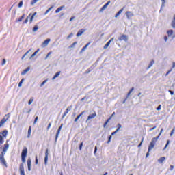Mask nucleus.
<instances>
[{"label": "nucleus", "mask_w": 175, "mask_h": 175, "mask_svg": "<svg viewBox=\"0 0 175 175\" xmlns=\"http://www.w3.org/2000/svg\"><path fill=\"white\" fill-rule=\"evenodd\" d=\"M54 8V6H51V8H49L44 13V16H46V14H47L48 13L50 12V11L51 10V9H53Z\"/></svg>", "instance_id": "obj_29"}, {"label": "nucleus", "mask_w": 175, "mask_h": 175, "mask_svg": "<svg viewBox=\"0 0 175 175\" xmlns=\"http://www.w3.org/2000/svg\"><path fill=\"white\" fill-rule=\"evenodd\" d=\"M6 64V59H3V61H2V64L1 65H5Z\"/></svg>", "instance_id": "obj_50"}, {"label": "nucleus", "mask_w": 175, "mask_h": 175, "mask_svg": "<svg viewBox=\"0 0 175 175\" xmlns=\"http://www.w3.org/2000/svg\"><path fill=\"white\" fill-rule=\"evenodd\" d=\"M82 148H83V142H81L80 144V145H79V150H80V151H81Z\"/></svg>", "instance_id": "obj_48"}, {"label": "nucleus", "mask_w": 175, "mask_h": 175, "mask_svg": "<svg viewBox=\"0 0 175 175\" xmlns=\"http://www.w3.org/2000/svg\"><path fill=\"white\" fill-rule=\"evenodd\" d=\"M144 140V138H142V142H141L140 144L138 145V147H139H139H142V144H143Z\"/></svg>", "instance_id": "obj_46"}, {"label": "nucleus", "mask_w": 175, "mask_h": 175, "mask_svg": "<svg viewBox=\"0 0 175 175\" xmlns=\"http://www.w3.org/2000/svg\"><path fill=\"white\" fill-rule=\"evenodd\" d=\"M157 129V126H154L153 128L150 129V131L151 132L152 131H154V129Z\"/></svg>", "instance_id": "obj_54"}, {"label": "nucleus", "mask_w": 175, "mask_h": 175, "mask_svg": "<svg viewBox=\"0 0 175 175\" xmlns=\"http://www.w3.org/2000/svg\"><path fill=\"white\" fill-rule=\"evenodd\" d=\"M24 17H25V14H23L21 18H18V20L16 21L19 22V23L23 21V20H24Z\"/></svg>", "instance_id": "obj_27"}, {"label": "nucleus", "mask_w": 175, "mask_h": 175, "mask_svg": "<svg viewBox=\"0 0 175 175\" xmlns=\"http://www.w3.org/2000/svg\"><path fill=\"white\" fill-rule=\"evenodd\" d=\"M39 0H33L31 2V5H35V3H36V2H38Z\"/></svg>", "instance_id": "obj_40"}, {"label": "nucleus", "mask_w": 175, "mask_h": 175, "mask_svg": "<svg viewBox=\"0 0 175 175\" xmlns=\"http://www.w3.org/2000/svg\"><path fill=\"white\" fill-rule=\"evenodd\" d=\"M96 151H98V146H95L94 148V154H96Z\"/></svg>", "instance_id": "obj_55"}, {"label": "nucleus", "mask_w": 175, "mask_h": 175, "mask_svg": "<svg viewBox=\"0 0 175 175\" xmlns=\"http://www.w3.org/2000/svg\"><path fill=\"white\" fill-rule=\"evenodd\" d=\"M171 27L172 28H175V15H174L173 19L171 22Z\"/></svg>", "instance_id": "obj_18"}, {"label": "nucleus", "mask_w": 175, "mask_h": 175, "mask_svg": "<svg viewBox=\"0 0 175 175\" xmlns=\"http://www.w3.org/2000/svg\"><path fill=\"white\" fill-rule=\"evenodd\" d=\"M65 8V6H61L59 7L56 10H55V13H59V12H61V10H62V9Z\"/></svg>", "instance_id": "obj_22"}, {"label": "nucleus", "mask_w": 175, "mask_h": 175, "mask_svg": "<svg viewBox=\"0 0 175 175\" xmlns=\"http://www.w3.org/2000/svg\"><path fill=\"white\" fill-rule=\"evenodd\" d=\"M90 44V43H88L85 46H83L81 49V52L83 51H85V50L87 49V47L88 46V45Z\"/></svg>", "instance_id": "obj_28"}, {"label": "nucleus", "mask_w": 175, "mask_h": 175, "mask_svg": "<svg viewBox=\"0 0 175 175\" xmlns=\"http://www.w3.org/2000/svg\"><path fill=\"white\" fill-rule=\"evenodd\" d=\"M121 128H122L121 124L118 123V129H116V132H118L120 131V129H121Z\"/></svg>", "instance_id": "obj_37"}, {"label": "nucleus", "mask_w": 175, "mask_h": 175, "mask_svg": "<svg viewBox=\"0 0 175 175\" xmlns=\"http://www.w3.org/2000/svg\"><path fill=\"white\" fill-rule=\"evenodd\" d=\"M161 105H159L158 107L157 108V110L158 111H159V110H161Z\"/></svg>", "instance_id": "obj_56"}, {"label": "nucleus", "mask_w": 175, "mask_h": 175, "mask_svg": "<svg viewBox=\"0 0 175 175\" xmlns=\"http://www.w3.org/2000/svg\"><path fill=\"white\" fill-rule=\"evenodd\" d=\"M49 161V148L46 150L45 157H44V163L47 165V161Z\"/></svg>", "instance_id": "obj_11"}, {"label": "nucleus", "mask_w": 175, "mask_h": 175, "mask_svg": "<svg viewBox=\"0 0 175 175\" xmlns=\"http://www.w3.org/2000/svg\"><path fill=\"white\" fill-rule=\"evenodd\" d=\"M31 68L27 67L25 70H23V72H21V75H27L28 72H29Z\"/></svg>", "instance_id": "obj_21"}, {"label": "nucleus", "mask_w": 175, "mask_h": 175, "mask_svg": "<svg viewBox=\"0 0 175 175\" xmlns=\"http://www.w3.org/2000/svg\"><path fill=\"white\" fill-rule=\"evenodd\" d=\"M38 53H39V49H38L37 51H36L30 57V59H31V58H33V57H35V55H36L38 54Z\"/></svg>", "instance_id": "obj_23"}, {"label": "nucleus", "mask_w": 175, "mask_h": 175, "mask_svg": "<svg viewBox=\"0 0 175 175\" xmlns=\"http://www.w3.org/2000/svg\"><path fill=\"white\" fill-rule=\"evenodd\" d=\"M169 92L171 95H174V92L172 91V90H169Z\"/></svg>", "instance_id": "obj_60"}, {"label": "nucleus", "mask_w": 175, "mask_h": 175, "mask_svg": "<svg viewBox=\"0 0 175 175\" xmlns=\"http://www.w3.org/2000/svg\"><path fill=\"white\" fill-rule=\"evenodd\" d=\"M118 40H120V42H122V40H124V42H126V40H128V38H126V35H122L119 38Z\"/></svg>", "instance_id": "obj_13"}, {"label": "nucleus", "mask_w": 175, "mask_h": 175, "mask_svg": "<svg viewBox=\"0 0 175 175\" xmlns=\"http://www.w3.org/2000/svg\"><path fill=\"white\" fill-rule=\"evenodd\" d=\"M62 126H64V124H62L59 129H57V131L56 133L55 139V142H57L58 140V136H59V133H61V130L62 129Z\"/></svg>", "instance_id": "obj_5"}, {"label": "nucleus", "mask_w": 175, "mask_h": 175, "mask_svg": "<svg viewBox=\"0 0 175 175\" xmlns=\"http://www.w3.org/2000/svg\"><path fill=\"white\" fill-rule=\"evenodd\" d=\"M111 1H109L107 2L106 4H105L100 9V13H102V12H103L104 10H106V9H107V6H109V5H110Z\"/></svg>", "instance_id": "obj_8"}, {"label": "nucleus", "mask_w": 175, "mask_h": 175, "mask_svg": "<svg viewBox=\"0 0 175 175\" xmlns=\"http://www.w3.org/2000/svg\"><path fill=\"white\" fill-rule=\"evenodd\" d=\"M31 132H32V126H29V129H28V135H27L28 139H29L31 137Z\"/></svg>", "instance_id": "obj_17"}, {"label": "nucleus", "mask_w": 175, "mask_h": 175, "mask_svg": "<svg viewBox=\"0 0 175 175\" xmlns=\"http://www.w3.org/2000/svg\"><path fill=\"white\" fill-rule=\"evenodd\" d=\"M18 8H23V1H20L18 5Z\"/></svg>", "instance_id": "obj_43"}, {"label": "nucleus", "mask_w": 175, "mask_h": 175, "mask_svg": "<svg viewBox=\"0 0 175 175\" xmlns=\"http://www.w3.org/2000/svg\"><path fill=\"white\" fill-rule=\"evenodd\" d=\"M70 110H72V106L68 107L62 116V118H65V117H66V115L69 113V111H70Z\"/></svg>", "instance_id": "obj_10"}, {"label": "nucleus", "mask_w": 175, "mask_h": 175, "mask_svg": "<svg viewBox=\"0 0 175 175\" xmlns=\"http://www.w3.org/2000/svg\"><path fill=\"white\" fill-rule=\"evenodd\" d=\"M33 102V97H31L29 102H28V105H32V103Z\"/></svg>", "instance_id": "obj_36"}, {"label": "nucleus", "mask_w": 175, "mask_h": 175, "mask_svg": "<svg viewBox=\"0 0 175 175\" xmlns=\"http://www.w3.org/2000/svg\"><path fill=\"white\" fill-rule=\"evenodd\" d=\"M96 117V112H94V113L90 114L88 117V119L86 120V122H88L90 120H94Z\"/></svg>", "instance_id": "obj_7"}, {"label": "nucleus", "mask_w": 175, "mask_h": 175, "mask_svg": "<svg viewBox=\"0 0 175 175\" xmlns=\"http://www.w3.org/2000/svg\"><path fill=\"white\" fill-rule=\"evenodd\" d=\"M38 29H39V27L38 25L34 26V27L33 29V32H36V31H38Z\"/></svg>", "instance_id": "obj_33"}, {"label": "nucleus", "mask_w": 175, "mask_h": 175, "mask_svg": "<svg viewBox=\"0 0 175 175\" xmlns=\"http://www.w3.org/2000/svg\"><path fill=\"white\" fill-rule=\"evenodd\" d=\"M125 16H126L128 20H131L132 18V17H133V16H135V15L133 14V12H132L131 11H127L125 13Z\"/></svg>", "instance_id": "obj_6"}, {"label": "nucleus", "mask_w": 175, "mask_h": 175, "mask_svg": "<svg viewBox=\"0 0 175 175\" xmlns=\"http://www.w3.org/2000/svg\"><path fill=\"white\" fill-rule=\"evenodd\" d=\"M111 142V135L109 136L107 143H110Z\"/></svg>", "instance_id": "obj_58"}, {"label": "nucleus", "mask_w": 175, "mask_h": 175, "mask_svg": "<svg viewBox=\"0 0 175 175\" xmlns=\"http://www.w3.org/2000/svg\"><path fill=\"white\" fill-rule=\"evenodd\" d=\"M28 152V149L27 148V147H25L23 150H22V153H21V159H22V162L23 163H25V158H27V154Z\"/></svg>", "instance_id": "obj_3"}, {"label": "nucleus", "mask_w": 175, "mask_h": 175, "mask_svg": "<svg viewBox=\"0 0 175 175\" xmlns=\"http://www.w3.org/2000/svg\"><path fill=\"white\" fill-rule=\"evenodd\" d=\"M165 159H166V158H165V157H162L158 159V162H159V163H163V162H165Z\"/></svg>", "instance_id": "obj_19"}, {"label": "nucleus", "mask_w": 175, "mask_h": 175, "mask_svg": "<svg viewBox=\"0 0 175 175\" xmlns=\"http://www.w3.org/2000/svg\"><path fill=\"white\" fill-rule=\"evenodd\" d=\"M30 51H31V49H29V51H27L24 54V55H25V57H27V55H28V53H29Z\"/></svg>", "instance_id": "obj_52"}, {"label": "nucleus", "mask_w": 175, "mask_h": 175, "mask_svg": "<svg viewBox=\"0 0 175 175\" xmlns=\"http://www.w3.org/2000/svg\"><path fill=\"white\" fill-rule=\"evenodd\" d=\"M19 171L21 175H25V172L24 171V164L21 163L19 167Z\"/></svg>", "instance_id": "obj_9"}, {"label": "nucleus", "mask_w": 175, "mask_h": 175, "mask_svg": "<svg viewBox=\"0 0 175 175\" xmlns=\"http://www.w3.org/2000/svg\"><path fill=\"white\" fill-rule=\"evenodd\" d=\"M174 129H173L170 134V136H173V135L174 134Z\"/></svg>", "instance_id": "obj_45"}, {"label": "nucleus", "mask_w": 175, "mask_h": 175, "mask_svg": "<svg viewBox=\"0 0 175 175\" xmlns=\"http://www.w3.org/2000/svg\"><path fill=\"white\" fill-rule=\"evenodd\" d=\"M172 72V69L169 70L167 73L165 74V76H167L169 75V73H170Z\"/></svg>", "instance_id": "obj_57"}, {"label": "nucleus", "mask_w": 175, "mask_h": 175, "mask_svg": "<svg viewBox=\"0 0 175 175\" xmlns=\"http://www.w3.org/2000/svg\"><path fill=\"white\" fill-rule=\"evenodd\" d=\"M80 117H81V116H80V115H78L77 116V118H75V120H74L75 122H77V121H79V119L80 118Z\"/></svg>", "instance_id": "obj_39"}, {"label": "nucleus", "mask_w": 175, "mask_h": 175, "mask_svg": "<svg viewBox=\"0 0 175 175\" xmlns=\"http://www.w3.org/2000/svg\"><path fill=\"white\" fill-rule=\"evenodd\" d=\"M162 132H163V129H161V131H160V133H159V136H161V135H162Z\"/></svg>", "instance_id": "obj_53"}, {"label": "nucleus", "mask_w": 175, "mask_h": 175, "mask_svg": "<svg viewBox=\"0 0 175 175\" xmlns=\"http://www.w3.org/2000/svg\"><path fill=\"white\" fill-rule=\"evenodd\" d=\"M172 68H175V62L172 63Z\"/></svg>", "instance_id": "obj_64"}, {"label": "nucleus", "mask_w": 175, "mask_h": 175, "mask_svg": "<svg viewBox=\"0 0 175 175\" xmlns=\"http://www.w3.org/2000/svg\"><path fill=\"white\" fill-rule=\"evenodd\" d=\"M133 90H135V88H131V90L129 92V93L127 94V98L129 97V96L131 95V94H132Z\"/></svg>", "instance_id": "obj_34"}, {"label": "nucleus", "mask_w": 175, "mask_h": 175, "mask_svg": "<svg viewBox=\"0 0 175 175\" xmlns=\"http://www.w3.org/2000/svg\"><path fill=\"white\" fill-rule=\"evenodd\" d=\"M2 135H3V137L6 138V137L8 136V131L5 130L2 132Z\"/></svg>", "instance_id": "obj_24"}, {"label": "nucleus", "mask_w": 175, "mask_h": 175, "mask_svg": "<svg viewBox=\"0 0 175 175\" xmlns=\"http://www.w3.org/2000/svg\"><path fill=\"white\" fill-rule=\"evenodd\" d=\"M158 139H159V136L152 138V139L148 146V152H150L151 151V150H152V148H154V147H155V144L157 143V141L158 140Z\"/></svg>", "instance_id": "obj_2"}, {"label": "nucleus", "mask_w": 175, "mask_h": 175, "mask_svg": "<svg viewBox=\"0 0 175 175\" xmlns=\"http://www.w3.org/2000/svg\"><path fill=\"white\" fill-rule=\"evenodd\" d=\"M8 148L9 144H4L3 152H1L0 154V163H1V165H3V166H5V167H8V163H6V160L5 159V154H6Z\"/></svg>", "instance_id": "obj_1"}, {"label": "nucleus", "mask_w": 175, "mask_h": 175, "mask_svg": "<svg viewBox=\"0 0 175 175\" xmlns=\"http://www.w3.org/2000/svg\"><path fill=\"white\" fill-rule=\"evenodd\" d=\"M50 128H51V123H49L48 126H47V131H49L50 129Z\"/></svg>", "instance_id": "obj_51"}, {"label": "nucleus", "mask_w": 175, "mask_h": 175, "mask_svg": "<svg viewBox=\"0 0 175 175\" xmlns=\"http://www.w3.org/2000/svg\"><path fill=\"white\" fill-rule=\"evenodd\" d=\"M50 41H51L50 38L45 40L42 44V47H46V46H49Z\"/></svg>", "instance_id": "obj_12"}, {"label": "nucleus", "mask_w": 175, "mask_h": 175, "mask_svg": "<svg viewBox=\"0 0 175 175\" xmlns=\"http://www.w3.org/2000/svg\"><path fill=\"white\" fill-rule=\"evenodd\" d=\"M5 117H6L7 118H3L1 120V122H0V128H1V126H3V125H4V124L6 122V121H8V120H9V118H10V113H8V114L5 115Z\"/></svg>", "instance_id": "obj_4"}, {"label": "nucleus", "mask_w": 175, "mask_h": 175, "mask_svg": "<svg viewBox=\"0 0 175 175\" xmlns=\"http://www.w3.org/2000/svg\"><path fill=\"white\" fill-rule=\"evenodd\" d=\"M31 159L29 158L27 159V167H28V170L30 172L31 170Z\"/></svg>", "instance_id": "obj_16"}, {"label": "nucleus", "mask_w": 175, "mask_h": 175, "mask_svg": "<svg viewBox=\"0 0 175 175\" xmlns=\"http://www.w3.org/2000/svg\"><path fill=\"white\" fill-rule=\"evenodd\" d=\"M117 132H118V131H117V130H116V131L111 133V136H114V135H116V133H117Z\"/></svg>", "instance_id": "obj_59"}, {"label": "nucleus", "mask_w": 175, "mask_h": 175, "mask_svg": "<svg viewBox=\"0 0 175 175\" xmlns=\"http://www.w3.org/2000/svg\"><path fill=\"white\" fill-rule=\"evenodd\" d=\"M3 137L2 135H0V144H3Z\"/></svg>", "instance_id": "obj_35"}, {"label": "nucleus", "mask_w": 175, "mask_h": 175, "mask_svg": "<svg viewBox=\"0 0 175 175\" xmlns=\"http://www.w3.org/2000/svg\"><path fill=\"white\" fill-rule=\"evenodd\" d=\"M83 32H85V30L84 29H82L81 30H79L77 33V36L79 38V36H81V35H83Z\"/></svg>", "instance_id": "obj_14"}, {"label": "nucleus", "mask_w": 175, "mask_h": 175, "mask_svg": "<svg viewBox=\"0 0 175 175\" xmlns=\"http://www.w3.org/2000/svg\"><path fill=\"white\" fill-rule=\"evenodd\" d=\"M47 83V79L44 80L40 85V87H42L44 84Z\"/></svg>", "instance_id": "obj_41"}, {"label": "nucleus", "mask_w": 175, "mask_h": 175, "mask_svg": "<svg viewBox=\"0 0 175 175\" xmlns=\"http://www.w3.org/2000/svg\"><path fill=\"white\" fill-rule=\"evenodd\" d=\"M23 83H24V79H22L21 81L18 83V87H22Z\"/></svg>", "instance_id": "obj_38"}, {"label": "nucleus", "mask_w": 175, "mask_h": 175, "mask_svg": "<svg viewBox=\"0 0 175 175\" xmlns=\"http://www.w3.org/2000/svg\"><path fill=\"white\" fill-rule=\"evenodd\" d=\"M59 75H61V72H57L55 73V77H58V76H59Z\"/></svg>", "instance_id": "obj_47"}, {"label": "nucleus", "mask_w": 175, "mask_h": 175, "mask_svg": "<svg viewBox=\"0 0 175 175\" xmlns=\"http://www.w3.org/2000/svg\"><path fill=\"white\" fill-rule=\"evenodd\" d=\"M23 23H24V24H27L28 23V18H27Z\"/></svg>", "instance_id": "obj_61"}, {"label": "nucleus", "mask_w": 175, "mask_h": 175, "mask_svg": "<svg viewBox=\"0 0 175 175\" xmlns=\"http://www.w3.org/2000/svg\"><path fill=\"white\" fill-rule=\"evenodd\" d=\"M122 12H124V8L120 9L118 12H117L115 15L116 18H117V17H118V16H120V14H121V13H122Z\"/></svg>", "instance_id": "obj_20"}, {"label": "nucleus", "mask_w": 175, "mask_h": 175, "mask_svg": "<svg viewBox=\"0 0 175 175\" xmlns=\"http://www.w3.org/2000/svg\"><path fill=\"white\" fill-rule=\"evenodd\" d=\"M161 10L159 11V13H161V12L162 11V9H163L165 8V3H166V0H161Z\"/></svg>", "instance_id": "obj_15"}, {"label": "nucleus", "mask_w": 175, "mask_h": 175, "mask_svg": "<svg viewBox=\"0 0 175 175\" xmlns=\"http://www.w3.org/2000/svg\"><path fill=\"white\" fill-rule=\"evenodd\" d=\"M38 120H39V117H36L34 120V122H33V124L35 125V124H36V122H38Z\"/></svg>", "instance_id": "obj_44"}, {"label": "nucleus", "mask_w": 175, "mask_h": 175, "mask_svg": "<svg viewBox=\"0 0 175 175\" xmlns=\"http://www.w3.org/2000/svg\"><path fill=\"white\" fill-rule=\"evenodd\" d=\"M110 120H111V118H109L104 124L103 126L104 128L106 127V125H107V124H109V122L110 121Z\"/></svg>", "instance_id": "obj_31"}, {"label": "nucleus", "mask_w": 175, "mask_h": 175, "mask_svg": "<svg viewBox=\"0 0 175 175\" xmlns=\"http://www.w3.org/2000/svg\"><path fill=\"white\" fill-rule=\"evenodd\" d=\"M170 170H173V169H174V166H173V165H170Z\"/></svg>", "instance_id": "obj_63"}, {"label": "nucleus", "mask_w": 175, "mask_h": 175, "mask_svg": "<svg viewBox=\"0 0 175 175\" xmlns=\"http://www.w3.org/2000/svg\"><path fill=\"white\" fill-rule=\"evenodd\" d=\"M36 165H38V163H39V161L38 160V156L36 157V162H35Z\"/></svg>", "instance_id": "obj_49"}, {"label": "nucleus", "mask_w": 175, "mask_h": 175, "mask_svg": "<svg viewBox=\"0 0 175 175\" xmlns=\"http://www.w3.org/2000/svg\"><path fill=\"white\" fill-rule=\"evenodd\" d=\"M154 64H155V62H154V60H152V61L150 62V64H149V65H148V69H150V68H151V66H152V65H154Z\"/></svg>", "instance_id": "obj_25"}, {"label": "nucleus", "mask_w": 175, "mask_h": 175, "mask_svg": "<svg viewBox=\"0 0 175 175\" xmlns=\"http://www.w3.org/2000/svg\"><path fill=\"white\" fill-rule=\"evenodd\" d=\"M72 36H73V33H70L67 36V39H70V38H72Z\"/></svg>", "instance_id": "obj_42"}, {"label": "nucleus", "mask_w": 175, "mask_h": 175, "mask_svg": "<svg viewBox=\"0 0 175 175\" xmlns=\"http://www.w3.org/2000/svg\"><path fill=\"white\" fill-rule=\"evenodd\" d=\"M164 40H165V42H167V36H164Z\"/></svg>", "instance_id": "obj_62"}, {"label": "nucleus", "mask_w": 175, "mask_h": 175, "mask_svg": "<svg viewBox=\"0 0 175 175\" xmlns=\"http://www.w3.org/2000/svg\"><path fill=\"white\" fill-rule=\"evenodd\" d=\"M37 13L34 12L33 14L31 16V17L30 18V23H32V21H33V18L35 17V16H36Z\"/></svg>", "instance_id": "obj_26"}, {"label": "nucleus", "mask_w": 175, "mask_h": 175, "mask_svg": "<svg viewBox=\"0 0 175 175\" xmlns=\"http://www.w3.org/2000/svg\"><path fill=\"white\" fill-rule=\"evenodd\" d=\"M77 44V42H75L73 44H72L68 48L69 49H73L75 46Z\"/></svg>", "instance_id": "obj_30"}, {"label": "nucleus", "mask_w": 175, "mask_h": 175, "mask_svg": "<svg viewBox=\"0 0 175 175\" xmlns=\"http://www.w3.org/2000/svg\"><path fill=\"white\" fill-rule=\"evenodd\" d=\"M110 46V42H107L103 47L104 50H106Z\"/></svg>", "instance_id": "obj_32"}]
</instances>
